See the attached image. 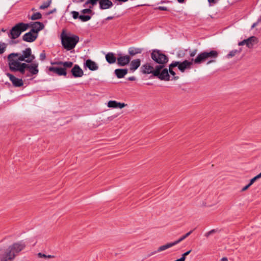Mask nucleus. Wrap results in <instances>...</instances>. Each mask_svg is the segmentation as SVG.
I'll return each mask as SVG.
<instances>
[{
	"mask_svg": "<svg viewBox=\"0 0 261 261\" xmlns=\"http://www.w3.org/2000/svg\"><path fill=\"white\" fill-rule=\"evenodd\" d=\"M128 80L129 81H133L136 80V77L135 76H130L128 77Z\"/></svg>",
	"mask_w": 261,
	"mask_h": 261,
	"instance_id": "nucleus-48",
	"label": "nucleus"
},
{
	"mask_svg": "<svg viewBox=\"0 0 261 261\" xmlns=\"http://www.w3.org/2000/svg\"><path fill=\"white\" fill-rule=\"evenodd\" d=\"M151 57L155 62L159 64V65H163V68H165L164 64L168 61V57L159 50H153L151 54Z\"/></svg>",
	"mask_w": 261,
	"mask_h": 261,
	"instance_id": "nucleus-7",
	"label": "nucleus"
},
{
	"mask_svg": "<svg viewBox=\"0 0 261 261\" xmlns=\"http://www.w3.org/2000/svg\"><path fill=\"white\" fill-rule=\"evenodd\" d=\"M14 56H17V55L10 54L8 57L9 66L12 71H18L21 74H24L27 70L28 72L25 74L26 77H30L34 75H37L38 73V63H34L28 64L18 62L16 60L12 59V57Z\"/></svg>",
	"mask_w": 261,
	"mask_h": 261,
	"instance_id": "nucleus-1",
	"label": "nucleus"
},
{
	"mask_svg": "<svg viewBox=\"0 0 261 261\" xmlns=\"http://www.w3.org/2000/svg\"><path fill=\"white\" fill-rule=\"evenodd\" d=\"M175 246V243H174V242H172V243H168V244H166L164 245H163V246H160L158 249V252H161V251H164L169 248H171L173 246Z\"/></svg>",
	"mask_w": 261,
	"mask_h": 261,
	"instance_id": "nucleus-24",
	"label": "nucleus"
},
{
	"mask_svg": "<svg viewBox=\"0 0 261 261\" xmlns=\"http://www.w3.org/2000/svg\"><path fill=\"white\" fill-rule=\"evenodd\" d=\"M38 256L39 257H44V258H51L54 257V256L53 255H46L44 254H42L41 253H39L38 254Z\"/></svg>",
	"mask_w": 261,
	"mask_h": 261,
	"instance_id": "nucleus-37",
	"label": "nucleus"
},
{
	"mask_svg": "<svg viewBox=\"0 0 261 261\" xmlns=\"http://www.w3.org/2000/svg\"><path fill=\"white\" fill-rule=\"evenodd\" d=\"M242 50L240 48V49H234L230 51V53L227 55L226 57L228 59L232 58L235 56L236 55L239 54L241 52Z\"/></svg>",
	"mask_w": 261,
	"mask_h": 261,
	"instance_id": "nucleus-27",
	"label": "nucleus"
},
{
	"mask_svg": "<svg viewBox=\"0 0 261 261\" xmlns=\"http://www.w3.org/2000/svg\"><path fill=\"white\" fill-rule=\"evenodd\" d=\"M91 18V16L89 15H80V19L83 21L85 22L89 20Z\"/></svg>",
	"mask_w": 261,
	"mask_h": 261,
	"instance_id": "nucleus-33",
	"label": "nucleus"
},
{
	"mask_svg": "<svg viewBox=\"0 0 261 261\" xmlns=\"http://www.w3.org/2000/svg\"><path fill=\"white\" fill-rule=\"evenodd\" d=\"M191 252V250H189V251H188L186 252L185 253H184L182 255V256H181V257H184V260H185V259H186V256H187L188 255H189V254L190 253V252Z\"/></svg>",
	"mask_w": 261,
	"mask_h": 261,
	"instance_id": "nucleus-44",
	"label": "nucleus"
},
{
	"mask_svg": "<svg viewBox=\"0 0 261 261\" xmlns=\"http://www.w3.org/2000/svg\"><path fill=\"white\" fill-rule=\"evenodd\" d=\"M28 28H29V24L24 23L23 22H19L11 29L3 28L0 30V33L2 32H7V33H22L25 31Z\"/></svg>",
	"mask_w": 261,
	"mask_h": 261,
	"instance_id": "nucleus-6",
	"label": "nucleus"
},
{
	"mask_svg": "<svg viewBox=\"0 0 261 261\" xmlns=\"http://www.w3.org/2000/svg\"><path fill=\"white\" fill-rule=\"evenodd\" d=\"M21 34H10L9 37L12 39L11 43L16 44L17 43V41H15L13 40L17 38Z\"/></svg>",
	"mask_w": 261,
	"mask_h": 261,
	"instance_id": "nucleus-31",
	"label": "nucleus"
},
{
	"mask_svg": "<svg viewBox=\"0 0 261 261\" xmlns=\"http://www.w3.org/2000/svg\"><path fill=\"white\" fill-rule=\"evenodd\" d=\"M39 57H40V60L41 61H43L45 60V59L46 58V55H45L44 51H43V52L40 54Z\"/></svg>",
	"mask_w": 261,
	"mask_h": 261,
	"instance_id": "nucleus-39",
	"label": "nucleus"
},
{
	"mask_svg": "<svg viewBox=\"0 0 261 261\" xmlns=\"http://www.w3.org/2000/svg\"><path fill=\"white\" fill-rule=\"evenodd\" d=\"M140 64L141 61L140 59L133 60L130 63V70L132 72L135 71L140 66Z\"/></svg>",
	"mask_w": 261,
	"mask_h": 261,
	"instance_id": "nucleus-19",
	"label": "nucleus"
},
{
	"mask_svg": "<svg viewBox=\"0 0 261 261\" xmlns=\"http://www.w3.org/2000/svg\"><path fill=\"white\" fill-rule=\"evenodd\" d=\"M71 13L72 14V17L74 19H77V18H79L80 19V15H79V13L78 12H76V11H72L71 12Z\"/></svg>",
	"mask_w": 261,
	"mask_h": 261,
	"instance_id": "nucleus-38",
	"label": "nucleus"
},
{
	"mask_svg": "<svg viewBox=\"0 0 261 261\" xmlns=\"http://www.w3.org/2000/svg\"><path fill=\"white\" fill-rule=\"evenodd\" d=\"M11 54H16L17 56H13L12 57V59L13 60H16V61H17L18 62H20L19 61H25L26 62V59L25 58L23 57V55H20V54H18V53H12Z\"/></svg>",
	"mask_w": 261,
	"mask_h": 261,
	"instance_id": "nucleus-25",
	"label": "nucleus"
},
{
	"mask_svg": "<svg viewBox=\"0 0 261 261\" xmlns=\"http://www.w3.org/2000/svg\"><path fill=\"white\" fill-rule=\"evenodd\" d=\"M251 185H250V184L249 183L247 185L245 186L242 189V191H245L247 190Z\"/></svg>",
	"mask_w": 261,
	"mask_h": 261,
	"instance_id": "nucleus-45",
	"label": "nucleus"
},
{
	"mask_svg": "<svg viewBox=\"0 0 261 261\" xmlns=\"http://www.w3.org/2000/svg\"><path fill=\"white\" fill-rule=\"evenodd\" d=\"M258 21H261V16H260V18L259 20H258Z\"/></svg>",
	"mask_w": 261,
	"mask_h": 261,
	"instance_id": "nucleus-59",
	"label": "nucleus"
},
{
	"mask_svg": "<svg viewBox=\"0 0 261 261\" xmlns=\"http://www.w3.org/2000/svg\"><path fill=\"white\" fill-rule=\"evenodd\" d=\"M6 44L4 43L0 42V54H2L6 50Z\"/></svg>",
	"mask_w": 261,
	"mask_h": 261,
	"instance_id": "nucleus-36",
	"label": "nucleus"
},
{
	"mask_svg": "<svg viewBox=\"0 0 261 261\" xmlns=\"http://www.w3.org/2000/svg\"><path fill=\"white\" fill-rule=\"evenodd\" d=\"M70 34H61V39L63 46L67 50L74 48L79 41L76 35H70Z\"/></svg>",
	"mask_w": 261,
	"mask_h": 261,
	"instance_id": "nucleus-4",
	"label": "nucleus"
},
{
	"mask_svg": "<svg viewBox=\"0 0 261 261\" xmlns=\"http://www.w3.org/2000/svg\"><path fill=\"white\" fill-rule=\"evenodd\" d=\"M25 247V244L22 242L14 243L9 246L7 251L3 254L0 261H12L15 256Z\"/></svg>",
	"mask_w": 261,
	"mask_h": 261,
	"instance_id": "nucleus-3",
	"label": "nucleus"
},
{
	"mask_svg": "<svg viewBox=\"0 0 261 261\" xmlns=\"http://www.w3.org/2000/svg\"><path fill=\"white\" fill-rule=\"evenodd\" d=\"M116 1L120 2H126L128 0H115Z\"/></svg>",
	"mask_w": 261,
	"mask_h": 261,
	"instance_id": "nucleus-53",
	"label": "nucleus"
},
{
	"mask_svg": "<svg viewBox=\"0 0 261 261\" xmlns=\"http://www.w3.org/2000/svg\"><path fill=\"white\" fill-rule=\"evenodd\" d=\"M48 70L49 71L53 72L59 75H64L66 76L67 74V72L65 70V68H63L62 67H49L48 68Z\"/></svg>",
	"mask_w": 261,
	"mask_h": 261,
	"instance_id": "nucleus-14",
	"label": "nucleus"
},
{
	"mask_svg": "<svg viewBox=\"0 0 261 261\" xmlns=\"http://www.w3.org/2000/svg\"><path fill=\"white\" fill-rule=\"evenodd\" d=\"M55 11H56V9H54V10H52V11L49 12L48 13V14H50L53 13L54 12H55Z\"/></svg>",
	"mask_w": 261,
	"mask_h": 261,
	"instance_id": "nucleus-55",
	"label": "nucleus"
},
{
	"mask_svg": "<svg viewBox=\"0 0 261 261\" xmlns=\"http://www.w3.org/2000/svg\"><path fill=\"white\" fill-rule=\"evenodd\" d=\"M218 54L216 50H211L210 52L204 51L199 54L194 59V63L200 64L205 60L211 59H216L217 58Z\"/></svg>",
	"mask_w": 261,
	"mask_h": 261,
	"instance_id": "nucleus-5",
	"label": "nucleus"
},
{
	"mask_svg": "<svg viewBox=\"0 0 261 261\" xmlns=\"http://www.w3.org/2000/svg\"><path fill=\"white\" fill-rule=\"evenodd\" d=\"M92 6H89V8L83 9L81 11L82 14H92L93 11L92 10Z\"/></svg>",
	"mask_w": 261,
	"mask_h": 261,
	"instance_id": "nucleus-35",
	"label": "nucleus"
},
{
	"mask_svg": "<svg viewBox=\"0 0 261 261\" xmlns=\"http://www.w3.org/2000/svg\"><path fill=\"white\" fill-rule=\"evenodd\" d=\"M193 61L194 62L193 59L191 61L188 60H185L183 62L174 61L171 63V67H177L181 72H184L186 69L191 68Z\"/></svg>",
	"mask_w": 261,
	"mask_h": 261,
	"instance_id": "nucleus-8",
	"label": "nucleus"
},
{
	"mask_svg": "<svg viewBox=\"0 0 261 261\" xmlns=\"http://www.w3.org/2000/svg\"><path fill=\"white\" fill-rule=\"evenodd\" d=\"M117 117L116 115H113L110 117H109V119L110 120H112L113 119H114V118H115L116 117Z\"/></svg>",
	"mask_w": 261,
	"mask_h": 261,
	"instance_id": "nucleus-50",
	"label": "nucleus"
},
{
	"mask_svg": "<svg viewBox=\"0 0 261 261\" xmlns=\"http://www.w3.org/2000/svg\"><path fill=\"white\" fill-rule=\"evenodd\" d=\"M51 3V0H48L47 1L44 2L43 3V4L41 5L39 7V9H45L46 8H47L48 7H49Z\"/></svg>",
	"mask_w": 261,
	"mask_h": 261,
	"instance_id": "nucleus-30",
	"label": "nucleus"
},
{
	"mask_svg": "<svg viewBox=\"0 0 261 261\" xmlns=\"http://www.w3.org/2000/svg\"><path fill=\"white\" fill-rule=\"evenodd\" d=\"M257 23V22L253 23V25H252V28H254L255 26H256Z\"/></svg>",
	"mask_w": 261,
	"mask_h": 261,
	"instance_id": "nucleus-57",
	"label": "nucleus"
},
{
	"mask_svg": "<svg viewBox=\"0 0 261 261\" xmlns=\"http://www.w3.org/2000/svg\"><path fill=\"white\" fill-rule=\"evenodd\" d=\"M127 72L128 70L127 69H116L115 70V74L119 79L124 77Z\"/></svg>",
	"mask_w": 261,
	"mask_h": 261,
	"instance_id": "nucleus-20",
	"label": "nucleus"
},
{
	"mask_svg": "<svg viewBox=\"0 0 261 261\" xmlns=\"http://www.w3.org/2000/svg\"><path fill=\"white\" fill-rule=\"evenodd\" d=\"M175 67H171V64L169 66V70H168V73L169 72L173 77L172 80H177L179 79L178 76H175V72L173 71V68Z\"/></svg>",
	"mask_w": 261,
	"mask_h": 261,
	"instance_id": "nucleus-29",
	"label": "nucleus"
},
{
	"mask_svg": "<svg viewBox=\"0 0 261 261\" xmlns=\"http://www.w3.org/2000/svg\"><path fill=\"white\" fill-rule=\"evenodd\" d=\"M258 177H257V176H255L253 178H252L249 182L250 185H252L255 181H256L257 179H258Z\"/></svg>",
	"mask_w": 261,
	"mask_h": 261,
	"instance_id": "nucleus-40",
	"label": "nucleus"
},
{
	"mask_svg": "<svg viewBox=\"0 0 261 261\" xmlns=\"http://www.w3.org/2000/svg\"><path fill=\"white\" fill-rule=\"evenodd\" d=\"M28 24L29 28H31V30L28 33H38L40 31L42 30L44 27L43 23L39 21L31 22Z\"/></svg>",
	"mask_w": 261,
	"mask_h": 261,
	"instance_id": "nucleus-10",
	"label": "nucleus"
},
{
	"mask_svg": "<svg viewBox=\"0 0 261 261\" xmlns=\"http://www.w3.org/2000/svg\"><path fill=\"white\" fill-rule=\"evenodd\" d=\"M99 8L102 10L108 9L113 6V3L110 0H100Z\"/></svg>",
	"mask_w": 261,
	"mask_h": 261,
	"instance_id": "nucleus-17",
	"label": "nucleus"
},
{
	"mask_svg": "<svg viewBox=\"0 0 261 261\" xmlns=\"http://www.w3.org/2000/svg\"><path fill=\"white\" fill-rule=\"evenodd\" d=\"M38 37V34H24L22 37L23 41L28 42L34 41Z\"/></svg>",
	"mask_w": 261,
	"mask_h": 261,
	"instance_id": "nucleus-18",
	"label": "nucleus"
},
{
	"mask_svg": "<svg viewBox=\"0 0 261 261\" xmlns=\"http://www.w3.org/2000/svg\"><path fill=\"white\" fill-rule=\"evenodd\" d=\"M215 62V60H210V61H208L207 63V64H210L212 63H213V62Z\"/></svg>",
	"mask_w": 261,
	"mask_h": 261,
	"instance_id": "nucleus-51",
	"label": "nucleus"
},
{
	"mask_svg": "<svg viewBox=\"0 0 261 261\" xmlns=\"http://www.w3.org/2000/svg\"><path fill=\"white\" fill-rule=\"evenodd\" d=\"M84 65L91 71L97 70L99 68L98 64L90 59L86 60Z\"/></svg>",
	"mask_w": 261,
	"mask_h": 261,
	"instance_id": "nucleus-15",
	"label": "nucleus"
},
{
	"mask_svg": "<svg viewBox=\"0 0 261 261\" xmlns=\"http://www.w3.org/2000/svg\"><path fill=\"white\" fill-rule=\"evenodd\" d=\"M157 252H158V250H157V251H153V252H150V253L148 254V257L151 256H152V255H153L155 254Z\"/></svg>",
	"mask_w": 261,
	"mask_h": 261,
	"instance_id": "nucleus-47",
	"label": "nucleus"
},
{
	"mask_svg": "<svg viewBox=\"0 0 261 261\" xmlns=\"http://www.w3.org/2000/svg\"><path fill=\"white\" fill-rule=\"evenodd\" d=\"M100 0H87L84 4V7L88 6L90 5V6H92V8L95 6L97 2L99 3Z\"/></svg>",
	"mask_w": 261,
	"mask_h": 261,
	"instance_id": "nucleus-26",
	"label": "nucleus"
},
{
	"mask_svg": "<svg viewBox=\"0 0 261 261\" xmlns=\"http://www.w3.org/2000/svg\"><path fill=\"white\" fill-rule=\"evenodd\" d=\"M155 10H159L161 11H167L168 8L166 7L159 6L155 9Z\"/></svg>",
	"mask_w": 261,
	"mask_h": 261,
	"instance_id": "nucleus-41",
	"label": "nucleus"
},
{
	"mask_svg": "<svg viewBox=\"0 0 261 261\" xmlns=\"http://www.w3.org/2000/svg\"><path fill=\"white\" fill-rule=\"evenodd\" d=\"M23 57L26 59V62L31 63L35 59V56L32 54L31 49L27 48L22 51Z\"/></svg>",
	"mask_w": 261,
	"mask_h": 261,
	"instance_id": "nucleus-13",
	"label": "nucleus"
},
{
	"mask_svg": "<svg viewBox=\"0 0 261 261\" xmlns=\"http://www.w3.org/2000/svg\"><path fill=\"white\" fill-rule=\"evenodd\" d=\"M130 60L128 56H121L117 58V63L119 65L124 66L128 64Z\"/></svg>",
	"mask_w": 261,
	"mask_h": 261,
	"instance_id": "nucleus-16",
	"label": "nucleus"
},
{
	"mask_svg": "<svg viewBox=\"0 0 261 261\" xmlns=\"http://www.w3.org/2000/svg\"><path fill=\"white\" fill-rule=\"evenodd\" d=\"M177 1L179 3H183L185 2V0H177Z\"/></svg>",
	"mask_w": 261,
	"mask_h": 261,
	"instance_id": "nucleus-54",
	"label": "nucleus"
},
{
	"mask_svg": "<svg viewBox=\"0 0 261 261\" xmlns=\"http://www.w3.org/2000/svg\"><path fill=\"white\" fill-rule=\"evenodd\" d=\"M257 176L259 179L260 178H261V172L259 174H258V175H257Z\"/></svg>",
	"mask_w": 261,
	"mask_h": 261,
	"instance_id": "nucleus-56",
	"label": "nucleus"
},
{
	"mask_svg": "<svg viewBox=\"0 0 261 261\" xmlns=\"http://www.w3.org/2000/svg\"><path fill=\"white\" fill-rule=\"evenodd\" d=\"M192 230H191L190 231L187 232L185 235L181 236L179 239H178L177 240L173 242L174 243H175V245H177V244L179 243L181 241H182L184 240H185L186 238H187L188 237H189L191 233L192 232Z\"/></svg>",
	"mask_w": 261,
	"mask_h": 261,
	"instance_id": "nucleus-28",
	"label": "nucleus"
},
{
	"mask_svg": "<svg viewBox=\"0 0 261 261\" xmlns=\"http://www.w3.org/2000/svg\"><path fill=\"white\" fill-rule=\"evenodd\" d=\"M117 101L115 100L109 101L108 103V107L109 108H117Z\"/></svg>",
	"mask_w": 261,
	"mask_h": 261,
	"instance_id": "nucleus-32",
	"label": "nucleus"
},
{
	"mask_svg": "<svg viewBox=\"0 0 261 261\" xmlns=\"http://www.w3.org/2000/svg\"><path fill=\"white\" fill-rule=\"evenodd\" d=\"M41 17H42L41 14L39 12H37L36 13L33 14L32 15L31 19L32 20H37V19H39L41 18Z\"/></svg>",
	"mask_w": 261,
	"mask_h": 261,
	"instance_id": "nucleus-34",
	"label": "nucleus"
},
{
	"mask_svg": "<svg viewBox=\"0 0 261 261\" xmlns=\"http://www.w3.org/2000/svg\"><path fill=\"white\" fill-rule=\"evenodd\" d=\"M85 1V0H75V1H73V2L76 3H81L84 2Z\"/></svg>",
	"mask_w": 261,
	"mask_h": 261,
	"instance_id": "nucleus-49",
	"label": "nucleus"
},
{
	"mask_svg": "<svg viewBox=\"0 0 261 261\" xmlns=\"http://www.w3.org/2000/svg\"><path fill=\"white\" fill-rule=\"evenodd\" d=\"M143 73H152L155 76L163 81H168L170 76L168 69L163 68V65H157L154 68L149 64H146L141 67Z\"/></svg>",
	"mask_w": 261,
	"mask_h": 261,
	"instance_id": "nucleus-2",
	"label": "nucleus"
},
{
	"mask_svg": "<svg viewBox=\"0 0 261 261\" xmlns=\"http://www.w3.org/2000/svg\"><path fill=\"white\" fill-rule=\"evenodd\" d=\"M6 75L15 87H20L23 86V82L21 79L17 78L9 73H7Z\"/></svg>",
	"mask_w": 261,
	"mask_h": 261,
	"instance_id": "nucleus-11",
	"label": "nucleus"
},
{
	"mask_svg": "<svg viewBox=\"0 0 261 261\" xmlns=\"http://www.w3.org/2000/svg\"><path fill=\"white\" fill-rule=\"evenodd\" d=\"M53 65H58L63 66V68H65L66 70V69L70 68L73 66V63L72 62H56L54 63H52Z\"/></svg>",
	"mask_w": 261,
	"mask_h": 261,
	"instance_id": "nucleus-21",
	"label": "nucleus"
},
{
	"mask_svg": "<svg viewBox=\"0 0 261 261\" xmlns=\"http://www.w3.org/2000/svg\"><path fill=\"white\" fill-rule=\"evenodd\" d=\"M221 261H228V259L224 257L221 259Z\"/></svg>",
	"mask_w": 261,
	"mask_h": 261,
	"instance_id": "nucleus-52",
	"label": "nucleus"
},
{
	"mask_svg": "<svg viewBox=\"0 0 261 261\" xmlns=\"http://www.w3.org/2000/svg\"><path fill=\"white\" fill-rule=\"evenodd\" d=\"M197 50L195 49V50L192 51V52H191L190 56L192 57L195 56L196 55V54H197Z\"/></svg>",
	"mask_w": 261,
	"mask_h": 261,
	"instance_id": "nucleus-46",
	"label": "nucleus"
},
{
	"mask_svg": "<svg viewBox=\"0 0 261 261\" xmlns=\"http://www.w3.org/2000/svg\"><path fill=\"white\" fill-rule=\"evenodd\" d=\"M105 57L106 61L109 64H114L116 61V58L113 53H108Z\"/></svg>",
	"mask_w": 261,
	"mask_h": 261,
	"instance_id": "nucleus-22",
	"label": "nucleus"
},
{
	"mask_svg": "<svg viewBox=\"0 0 261 261\" xmlns=\"http://www.w3.org/2000/svg\"><path fill=\"white\" fill-rule=\"evenodd\" d=\"M61 33H66V31H65V29H63V30H62V32H61Z\"/></svg>",
	"mask_w": 261,
	"mask_h": 261,
	"instance_id": "nucleus-58",
	"label": "nucleus"
},
{
	"mask_svg": "<svg viewBox=\"0 0 261 261\" xmlns=\"http://www.w3.org/2000/svg\"><path fill=\"white\" fill-rule=\"evenodd\" d=\"M142 49L140 48L130 47L128 49V53L130 55L134 56L137 54H141Z\"/></svg>",
	"mask_w": 261,
	"mask_h": 261,
	"instance_id": "nucleus-23",
	"label": "nucleus"
},
{
	"mask_svg": "<svg viewBox=\"0 0 261 261\" xmlns=\"http://www.w3.org/2000/svg\"><path fill=\"white\" fill-rule=\"evenodd\" d=\"M71 72L74 77H81L84 75V71L78 65H75L71 70Z\"/></svg>",
	"mask_w": 261,
	"mask_h": 261,
	"instance_id": "nucleus-12",
	"label": "nucleus"
},
{
	"mask_svg": "<svg viewBox=\"0 0 261 261\" xmlns=\"http://www.w3.org/2000/svg\"><path fill=\"white\" fill-rule=\"evenodd\" d=\"M258 39L256 37L252 36L239 42L238 45L239 46L246 45L247 47L251 48L256 45L258 43Z\"/></svg>",
	"mask_w": 261,
	"mask_h": 261,
	"instance_id": "nucleus-9",
	"label": "nucleus"
},
{
	"mask_svg": "<svg viewBox=\"0 0 261 261\" xmlns=\"http://www.w3.org/2000/svg\"><path fill=\"white\" fill-rule=\"evenodd\" d=\"M215 232V229L211 230V231L206 232L205 234V236L206 237H208L210 235H211L212 234L214 233Z\"/></svg>",
	"mask_w": 261,
	"mask_h": 261,
	"instance_id": "nucleus-43",
	"label": "nucleus"
},
{
	"mask_svg": "<svg viewBox=\"0 0 261 261\" xmlns=\"http://www.w3.org/2000/svg\"><path fill=\"white\" fill-rule=\"evenodd\" d=\"M126 106L124 103L117 102V108L122 109Z\"/></svg>",
	"mask_w": 261,
	"mask_h": 261,
	"instance_id": "nucleus-42",
	"label": "nucleus"
}]
</instances>
